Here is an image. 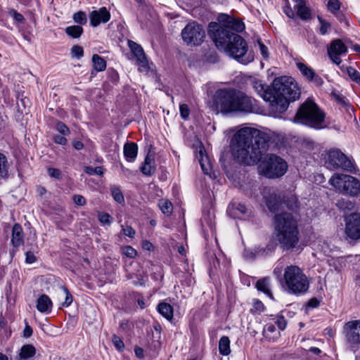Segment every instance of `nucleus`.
I'll return each instance as SVG.
<instances>
[{
    "label": "nucleus",
    "mask_w": 360,
    "mask_h": 360,
    "mask_svg": "<svg viewBox=\"0 0 360 360\" xmlns=\"http://www.w3.org/2000/svg\"><path fill=\"white\" fill-rule=\"evenodd\" d=\"M217 20L218 22L209 24L208 32L218 49L243 64L252 62L254 57L248 54L246 41L235 32H241L244 24L224 13H221Z\"/></svg>",
    "instance_id": "1"
},
{
    "label": "nucleus",
    "mask_w": 360,
    "mask_h": 360,
    "mask_svg": "<svg viewBox=\"0 0 360 360\" xmlns=\"http://www.w3.org/2000/svg\"><path fill=\"white\" fill-rule=\"evenodd\" d=\"M271 136L252 127H243L233 135L231 153L234 159L245 165H254L262 160L269 148Z\"/></svg>",
    "instance_id": "2"
},
{
    "label": "nucleus",
    "mask_w": 360,
    "mask_h": 360,
    "mask_svg": "<svg viewBox=\"0 0 360 360\" xmlns=\"http://www.w3.org/2000/svg\"><path fill=\"white\" fill-rule=\"evenodd\" d=\"M251 85L261 98L269 102L271 110L276 113L284 112L289 102L296 101L300 96V89L292 77H277L270 86H266L260 79H254Z\"/></svg>",
    "instance_id": "3"
},
{
    "label": "nucleus",
    "mask_w": 360,
    "mask_h": 360,
    "mask_svg": "<svg viewBox=\"0 0 360 360\" xmlns=\"http://www.w3.org/2000/svg\"><path fill=\"white\" fill-rule=\"evenodd\" d=\"M213 100L217 110L224 115L233 112H252L256 102L243 91L234 88L218 89Z\"/></svg>",
    "instance_id": "4"
},
{
    "label": "nucleus",
    "mask_w": 360,
    "mask_h": 360,
    "mask_svg": "<svg viewBox=\"0 0 360 360\" xmlns=\"http://www.w3.org/2000/svg\"><path fill=\"white\" fill-rule=\"evenodd\" d=\"M276 238L283 250H292L299 242L297 220L290 213L276 214L274 217Z\"/></svg>",
    "instance_id": "5"
},
{
    "label": "nucleus",
    "mask_w": 360,
    "mask_h": 360,
    "mask_svg": "<svg viewBox=\"0 0 360 360\" xmlns=\"http://www.w3.org/2000/svg\"><path fill=\"white\" fill-rule=\"evenodd\" d=\"M325 117V112L313 100L308 98L299 108L294 121L320 129L324 127Z\"/></svg>",
    "instance_id": "6"
},
{
    "label": "nucleus",
    "mask_w": 360,
    "mask_h": 360,
    "mask_svg": "<svg viewBox=\"0 0 360 360\" xmlns=\"http://www.w3.org/2000/svg\"><path fill=\"white\" fill-rule=\"evenodd\" d=\"M284 280L288 290L294 294L305 292L309 287L307 277L297 266L290 265L285 269Z\"/></svg>",
    "instance_id": "7"
},
{
    "label": "nucleus",
    "mask_w": 360,
    "mask_h": 360,
    "mask_svg": "<svg viewBox=\"0 0 360 360\" xmlns=\"http://www.w3.org/2000/svg\"><path fill=\"white\" fill-rule=\"evenodd\" d=\"M260 167L264 174L271 179L278 178L285 174L288 169L287 162L274 154H267L262 159Z\"/></svg>",
    "instance_id": "8"
},
{
    "label": "nucleus",
    "mask_w": 360,
    "mask_h": 360,
    "mask_svg": "<svg viewBox=\"0 0 360 360\" xmlns=\"http://www.w3.org/2000/svg\"><path fill=\"white\" fill-rule=\"evenodd\" d=\"M329 183L344 194L355 196L360 193V182L355 177L350 175L334 174L330 179Z\"/></svg>",
    "instance_id": "9"
},
{
    "label": "nucleus",
    "mask_w": 360,
    "mask_h": 360,
    "mask_svg": "<svg viewBox=\"0 0 360 360\" xmlns=\"http://www.w3.org/2000/svg\"><path fill=\"white\" fill-rule=\"evenodd\" d=\"M181 34L184 41L191 46L201 44L205 37L202 26L195 21L188 23L182 30Z\"/></svg>",
    "instance_id": "10"
},
{
    "label": "nucleus",
    "mask_w": 360,
    "mask_h": 360,
    "mask_svg": "<svg viewBox=\"0 0 360 360\" xmlns=\"http://www.w3.org/2000/svg\"><path fill=\"white\" fill-rule=\"evenodd\" d=\"M326 164L330 169H342L352 172L354 169L352 162L339 149H332L328 151Z\"/></svg>",
    "instance_id": "11"
},
{
    "label": "nucleus",
    "mask_w": 360,
    "mask_h": 360,
    "mask_svg": "<svg viewBox=\"0 0 360 360\" xmlns=\"http://www.w3.org/2000/svg\"><path fill=\"white\" fill-rule=\"evenodd\" d=\"M347 345L352 349L360 347V320L347 322L343 327Z\"/></svg>",
    "instance_id": "12"
},
{
    "label": "nucleus",
    "mask_w": 360,
    "mask_h": 360,
    "mask_svg": "<svg viewBox=\"0 0 360 360\" xmlns=\"http://www.w3.org/2000/svg\"><path fill=\"white\" fill-rule=\"evenodd\" d=\"M345 233L352 240L360 239V214L353 213L345 218Z\"/></svg>",
    "instance_id": "13"
},
{
    "label": "nucleus",
    "mask_w": 360,
    "mask_h": 360,
    "mask_svg": "<svg viewBox=\"0 0 360 360\" xmlns=\"http://www.w3.org/2000/svg\"><path fill=\"white\" fill-rule=\"evenodd\" d=\"M347 47L341 39H336L330 42L328 47V54L330 59L336 65L342 63L340 56L346 55Z\"/></svg>",
    "instance_id": "14"
},
{
    "label": "nucleus",
    "mask_w": 360,
    "mask_h": 360,
    "mask_svg": "<svg viewBox=\"0 0 360 360\" xmlns=\"http://www.w3.org/2000/svg\"><path fill=\"white\" fill-rule=\"evenodd\" d=\"M128 44L132 53L136 58L139 71L148 72L149 70L148 60L142 47L137 43L131 40L129 41Z\"/></svg>",
    "instance_id": "15"
},
{
    "label": "nucleus",
    "mask_w": 360,
    "mask_h": 360,
    "mask_svg": "<svg viewBox=\"0 0 360 360\" xmlns=\"http://www.w3.org/2000/svg\"><path fill=\"white\" fill-rule=\"evenodd\" d=\"M227 213L233 218L245 219L251 215V210L245 204L231 202L228 206Z\"/></svg>",
    "instance_id": "16"
},
{
    "label": "nucleus",
    "mask_w": 360,
    "mask_h": 360,
    "mask_svg": "<svg viewBox=\"0 0 360 360\" xmlns=\"http://www.w3.org/2000/svg\"><path fill=\"white\" fill-rule=\"evenodd\" d=\"M90 24L93 27H97L101 23H105L110 19V13L105 7H102L98 11H93L89 14Z\"/></svg>",
    "instance_id": "17"
},
{
    "label": "nucleus",
    "mask_w": 360,
    "mask_h": 360,
    "mask_svg": "<svg viewBox=\"0 0 360 360\" xmlns=\"http://www.w3.org/2000/svg\"><path fill=\"white\" fill-rule=\"evenodd\" d=\"M24 243V233L20 224H15L12 229L11 243L14 248H18Z\"/></svg>",
    "instance_id": "18"
},
{
    "label": "nucleus",
    "mask_w": 360,
    "mask_h": 360,
    "mask_svg": "<svg viewBox=\"0 0 360 360\" xmlns=\"http://www.w3.org/2000/svg\"><path fill=\"white\" fill-rule=\"evenodd\" d=\"M123 153L128 162H134L138 153V146L134 142H127L124 145Z\"/></svg>",
    "instance_id": "19"
},
{
    "label": "nucleus",
    "mask_w": 360,
    "mask_h": 360,
    "mask_svg": "<svg viewBox=\"0 0 360 360\" xmlns=\"http://www.w3.org/2000/svg\"><path fill=\"white\" fill-rule=\"evenodd\" d=\"M52 308V302L49 297L45 294L41 295L37 302V309L41 313L50 312Z\"/></svg>",
    "instance_id": "20"
},
{
    "label": "nucleus",
    "mask_w": 360,
    "mask_h": 360,
    "mask_svg": "<svg viewBox=\"0 0 360 360\" xmlns=\"http://www.w3.org/2000/svg\"><path fill=\"white\" fill-rule=\"evenodd\" d=\"M266 205L271 212L278 211L281 205V197L276 193H271L266 197Z\"/></svg>",
    "instance_id": "21"
},
{
    "label": "nucleus",
    "mask_w": 360,
    "mask_h": 360,
    "mask_svg": "<svg viewBox=\"0 0 360 360\" xmlns=\"http://www.w3.org/2000/svg\"><path fill=\"white\" fill-rule=\"evenodd\" d=\"M256 288L264 293L271 300H274L273 294L270 288V278L264 277L259 279L255 285Z\"/></svg>",
    "instance_id": "22"
},
{
    "label": "nucleus",
    "mask_w": 360,
    "mask_h": 360,
    "mask_svg": "<svg viewBox=\"0 0 360 360\" xmlns=\"http://www.w3.org/2000/svg\"><path fill=\"white\" fill-rule=\"evenodd\" d=\"M264 337L269 341L274 342L280 337V332L272 323H267L263 329Z\"/></svg>",
    "instance_id": "23"
},
{
    "label": "nucleus",
    "mask_w": 360,
    "mask_h": 360,
    "mask_svg": "<svg viewBox=\"0 0 360 360\" xmlns=\"http://www.w3.org/2000/svg\"><path fill=\"white\" fill-rule=\"evenodd\" d=\"M141 172L146 176H151L155 172V164L154 158L148 154L145 158L144 162L141 167Z\"/></svg>",
    "instance_id": "24"
},
{
    "label": "nucleus",
    "mask_w": 360,
    "mask_h": 360,
    "mask_svg": "<svg viewBox=\"0 0 360 360\" xmlns=\"http://www.w3.org/2000/svg\"><path fill=\"white\" fill-rule=\"evenodd\" d=\"M294 8L297 10V15L302 20H309L311 18V12L309 7L306 6V1L300 2L299 4H295Z\"/></svg>",
    "instance_id": "25"
},
{
    "label": "nucleus",
    "mask_w": 360,
    "mask_h": 360,
    "mask_svg": "<svg viewBox=\"0 0 360 360\" xmlns=\"http://www.w3.org/2000/svg\"><path fill=\"white\" fill-rule=\"evenodd\" d=\"M157 309L158 312L162 315L166 319L170 321L173 319L174 316V311L173 307L167 302H160L158 307Z\"/></svg>",
    "instance_id": "26"
},
{
    "label": "nucleus",
    "mask_w": 360,
    "mask_h": 360,
    "mask_svg": "<svg viewBox=\"0 0 360 360\" xmlns=\"http://www.w3.org/2000/svg\"><path fill=\"white\" fill-rule=\"evenodd\" d=\"M36 354V349L32 345H23L19 353L20 360L28 359L33 357Z\"/></svg>",
    "instance_id": "27"
},
{
    "label": "nucleus",
    "mask_w": 360,
    "mask_h": 360,
    "mask_svg": "<svg viewBox=\"0 0 360 360\" xmlns=\"http://www.w3.org/2000/svg\"><path fill=\"white\" fill-rule=\"evenodd\" d=\"M219 352L223 356H228L231 353L230 340L227 336H223L219 342Z\"/></svg>",
    "instance_id": "28"
},
{
    "label": "nucleus",
    "mask_w": 360,
    "mask_h": 360,
    "mask_svg": "<svg viewBox=\"0 0 360 360\" xmlns=\"http://www.w3.org/2000/svg\"><path fill=\"white\" fill-rule=\"evenodd\" d=\"M92 62L94 70L96 72H101L106 68L105 60L98 56V54H94L92 57Z\"/></svg>",
    "instance_id": "29"
},
{
    "label": "nucleus",
    "mask_w": 360,
    "mask_h": 360,
    "mask_svg": "<svg viewBox=\"0 0 360 360\" xmlns=\"http://www.w3.org/2000/svg\"><path fill=\"white\" fill-rule=\"evenodd\" d=\"M283 201L289 210L293 212L297 211V209L299 208V202L295 195H288L284 198Z\"/></svg>",
    "instance_id": "30"
},
{
    "label": "nucleus",
    "mask_w": 360,
    "mask_h": 360,
    "mask_svg": "<svg viewBox=\"0 0 360 360\" xmlns=\"http://www.w3.org/2000/svg\"><path fill=\"white\" fill-rule=\"evenodd\" d=\"M297 67L302 75L305 77L308 80L314 77V70L306 64L299 62L297 63Z\"/></svg>",
    "instance_id": "31"
},
{
    "label": "nucleus",
    "mask_w": 360,
    "mask_h": 360,
    "mask_svg": "<svg viewBox=\"0 0 360 360\" xmlns=\"http://www.w3.org/2000/svg\"><path fill=\"white\" fill-rule=\"evenodd\" d=\"M83 28L80 25H71L65 28V33L72 38H79L83 33Z\"/></svg>",
    "instance_id": "32"
},
{
    "label": "nucleus",
    "mask_w": 360,
    "mask_h": 360,
    "mask_svg": "<svg viewBox=\"0 0 360 360\" xmlns=\"http://www.w3.org/2000/svg\"><path fill=\"white\" fill-rule=\"evenodd\" d=\"M158 207L162 212L167 216H169L173 210V205L172 202L167 199L160 200L158 202Z\"/></svg>",
    "instance_id": "33"
},
{
    "label": "nucleus",
    "mask_w": 360,
    "mask_h": 360,
    "mask_svg": "<svg viewBox=\"0 0 360 360\" xmlns=\"http://www.w3.org/2000/svg\"><path fill=\"white\" fill-rule=\"evenodd\" d=\"M337 207L343 211H350L354 208V203L346 198H340L336 202Z\"/></svg>",
    "instance_id": "34"
},
{
    "label": "nucleus",
    "mask_w": 360,
    "mask_h": 360,
    "mask_svg": "<svg viewBox=\"0 0 360 360\" xmlns=\"http://www.w3.org/2000/svg\"><path fill=\"white\" fill-rule=\"evenodd\" d=\"M8 169V164L6 157L0 153V178L7 176Z\"/></svg>",
    "instance_id": "35"
},
{
    "label": "nucleus",
    "mask_w": 360,
    "mask_h": 360,
    "mask_svg": "<svg viewBox=\"0 0 360 360\" xmlns=\"http://www.w3.org/2000/svg\"><path fill=\"white\" fill-rule=\"evenodd\" d=\"M111 194L113 198V199L120 204H122L124 202V195L120 189V188L113 186L110 188Z\"/></svg>",
    "instance_id": "36"
},
{
    "label": "nucleus",
    "mask_w": 360,
    "mask_h": 360,
    "mask_svg": "<svg viewBox=\"0 0 360 360\" xmlns=\"http://www.w3.org/2000/svg\"><path fill=\"white\" fill-rule=\"evenodd\" d=\"M340 6L341 3L339 0H328L327 8L331 13L338 15V12L340 8Z\"/></svg>",
    "instance_id": "37"
},
{
    "label": "nucleus",
    "mask_w": 360,
    "mask_h": 360,
    "mask_svg": "<svg viewBox=\"0 0 360 360\" xmlns=\"http://www.w3.org/2000/svg\"><path fill=\"white\" fill-rule=\"evenodd\" d=\"M74 21L79 24V25H85L87 22L86 15L83 11H78L75 13L72 17Z\"/></svg>",
    "instance_id": "38"
},
{
    "label": "nucleus",
    "mask_w": 360,
    "mask_h": 360,
    "mask_svg": "<svg viewBox=\"0 0 360 360\" xmlns=\"http://www.w3.org/2000/svg\"><path fill=\"white\" fill-rule=\"evenodd\" d=\"M345 68L349 77L360 85V72L352 67H346Z\"/></svg>",
    "instance_id": "39"
},
{
    "label": "nucleus",
    "mask_w": 360,
    "mask_h": 360,
    "mask_svg": "<svg viewBox=\"0 0 360 360\" xmlns=\"http://www.w3.org/2000/svg\"><path fill=\"white\" fill-rule=\"evenodd\" d=\"M318 20L321 24L319 32L321 35H325L331 27V25L327 20L323 19L321 17L318 16Z\"/></svg>",
    "instance_id": "40"
},
{
    "label": "nucleus",
    "mask_w": 360,
    "mask_h": 360,
    "mask_svg": "<svg viewBox=\"0 0 360 360\" xmlns=\"http://www.w3.org/2000/svg\"><path fill=\"white\" fill-rule=\"evenodd\" d=\"M56 129L60 134L63 136H68L70 134V130L68 126L60 121H58L56 122Z\"/></svg>",
    "instance_id": "41"
},
{
    "label": "nucleus",
    "mask_w": 360,
    "mask_h": 360,
    "mask_svg": "<svg viewBox=\"0 0 360 360\" xmlns=\"http://www.w3.org/2000/svg\"><path fill=\"white\" fill-rule=\"evenodd\" d=\"M199 155H200V160L199 162L200 164L202 170L203 172L206 174H209L210 171L211 170L210 165L207 162V164L205 163V160L203 157V152L202 150H200L199 151Z\"/></svg>",
    "instance_id": "42"
},
{
    "label": "nucleus",
    "mask_w": 360,
    "mask_h": 360,
    "mask_svg": "<svg viewBox=\"0 0 360 360\" xmlns=\"http://www.w3.org/2000/svg\"><path fill=\"white\" fill-rule=\"evenodd\" d=\"M62 289L64 293L65 294V301L63 302L62 305L63 307H68L72 304L73 297L66 287L63 286L62 287Z\"/></svg>",
    "instance_id": "43"
},
{
    "label": "nucleus",
    "mask_w": 360,
    "mask_h": 360,
    "mask_svg": "<svg viewBox=\"0 0 360 360\" xmlns=\"http://www.w3.org/2000/svg\"><path fill=\"white\" fill-rule=\"evenodd\" d=\"M112 341L115 348L122 351L124 348V344L120 337L116 335H113L112 337Z\"/></svg>",
    "instance_id": "44"
},
{
    "label": "nucleus",
    "mask_w": 360,
    "mask_h": 360,
    "mask_svg": "<svg viewBox=\"0 0 360 360\" xmlns=\"http://www.w3.org/2000/svg\"><path fill=\"white\" fill-rule=\"evenodd\" d=\"M264 310V304L259 300H254L253 309H251L252 313H261Z\"/></svg>",
    "instance_id": "45"
},
{
    "label": "nucleus",
    "mask_w": 360,
    "mask_h": 360,
    "mask_svg": "<svg viewBox=\"0 0 360 360\" xmlns=\"http://www.w3.org/2000/svg\"><path fill=\"white\" fill-rule=\"evenodd\" d=\"M72 56L77 58H80L84 55L83 48L78 45H75L71 49Z\"/></svg>",
    "instance_id": "46"
},
{
    "label": "nucleus",
    "mask_w": 360,
    "mask_h": 360,
    "mask_svg": "<svg viewBox=\"0 0 360 360\" xmlns=\"http://www.w3.org/2000/svg\"><path fill=\"white\" fill-rule=\"evenodd\" d=\"M8 13L9 15L12 16L18 22H24L25 18L23 15L21 13H18L15 10L10 9Z\"/></svg>",
    "instance_id": "47"
},
{
    "label": "nucleus",
    "mask_w": 360,
    "mask_h": 360,
    "mask_svg": "<svg viewBox=\"0 0 360 360\" xmlns=\"http://www.w3.org/2000/svg\"><path fill=\"white\" fill-rule=\"evenodd\" d=\"M179 111L181 117L184 120H186L190 114V110L186 104H181L179 106Z\"/></svg>",
    "instance_id": "48"
},
{
    "label": "nucleus",
    "mask_w": 360,
    "mask_h": 360,
    "mask_svg": "<svg viewBox=\"0 0 360 360\" xmlns=\"http://www.w3.org/2000/svg\"><path fill=\"white\" fill-rule=\"evenodd\" d=\"M123 253L127 257L134 258L136 255V250L131 246H126L123 248Z\"/></svg>",
    "instance_id": "49"
},
{
    "label": "nucleus",
    "mask_w": 360,
    "mask_h": 360,
    "mask_svg": "<svg viewBox=\"0 0 360 360\" xmlns=\"http://www.w3.org/2000/svg\"><path fill=\"white\" fill-rule=\"evenodd\" d=\"M48 174L51 177L56 179H60L62 178L60 170L56 168H49Z\"/></svg>",
    "instance_id": "50"
},
{
    "label": "nucleus",
    "mask_w": 360,
    "mask_h": 360,
    "mask_svg": "<svg viewBox=\"0 0 360 360\" xmlns=\"http://www.w3.org/2000/svg\"><path fill=\"white\" fill-rule=\"evenodd\" d=\"M111 216L108 213H102L98 216L100 222L103 224L110 225L111 224Z\"/></svg>",
    "instance_id": "51"
},
{
    "label": "nucleus",
    "mask_w": 360,
    "mask_h": 360,
    "mask_svg": "<svg viewBox=\"0 0 360 360\" xmlns=\"http://www.w3.org/2000/svg\"><path fill=\"white\" fill-rule=\"evenodd\" d=\"M73 202L79 206H84L86 205V199L82 195H74L72 197Z\"/></svg>",
    "instance_id": "52"
},
{
    "label": "nucleus",
    "mask_w": 360,
    "mask_h": 360,
    "mask_svg": "<svg viewBox=\"0 0 360 360\" xmlns=\"http://www.w3.org/2000/svg\"><path fill=\"white\" fill-rule=\"evenodd\" d=\"M259 50L262 56L264 58L266 59L269 58V52H268V48L261 41V40L257 41Z\"/></svg>",
    "instance_id": "53"
},
{
    "label": "nucleus",
    "mask_w": 360,
    "mask_h": 360,
    "mask_svg": "<svg viewBox=\"0 0 360 360\" xmlns=\"http://www.w3.org/2000/svg\"><path fill=\"white\" fill-rule=\"evenodd\" d=\"M122 233L124 235L129 237V238H134L135 236V231L134 229L129 226H127L126 227H122Z\"/></svg>",
    "instance_id": "54"
},
{
    "label": "nucleus",
    "mask_w": 360,
    "mask_h": 360,
    "mask_svg": "<svg viewBox=\"0 0 360 360\" xmlns=\"http://www.w3.org/2000/svg\"><path fill=\"white\" fill-rule=\"evenodd\" d=\"M53 141L56 143H58V144H60V145H62V146H65L68 143V140L66 138H65L63 136L61 135H55L53 136Z\"/></svg>",
    "instance_id": "55"
},
{
    "label": "nucleus",
    "mask_w": 360,
    "mask_h": 360,
    "mask_svg": "<svg viewBox=\"0 0 360 360\" xmlns=\"http://www.w3.org/2000/svg\"><path fill=\"white\" fill-rule=\"evenodd\" d=\"M276 324L277 325L278 328L280 330H284L286 327L287 321L285 319L283 316H281L277 319Z\"/></svg>",
    "instance_id": "56"
},
{
    "label": "nucleus",
    "mask_w": 360,
    "mask_h": 360,
    "mask_svg": "<svg viewBox=\"0 0 360 360\" xmlns=\"http://www.w3.org/2000/svg\"><path fill=\"white\" fill-rule=\"evenodd\" d=\"M25 262L28 264H32L36 262L37 258L34 254V252L31 251H27L25 254Z\"/></svg>",
    "instance_id": "57"
},
{
    "label": "nucleus",
    "mask_w": 360,
    "mask_h": 360,
    "mask_svg": "<svg viewBox=\"0 0 360 360\" xmlns=\"http://www.w3.org/2000/svg\"><path fill=\"white\" fill-rule=\"evenodd\" d=\"M283 12L285 15L290 18H295V14L294 11L291 8L290 6H286L283 8Z\"/></svg>",
    "instance_id": "58"
},
{
    "label": "nucleus",
    "mask_w": 360,
    "mask_h": 360,
    "mask_svg": "<svg viewBox=\"0 0 360 360\" xmlns=\"http://www.w3.org/2000/svg\"><path fill=\"white\" fill-rule=\"evenodd\" d=\"M319 303L320 302L316 297H313L309 300L307 303V307L316 308L319 307Z\"/></svg>",
    "instance_id": "59"
},
{
    "label": "nucleus",
    "mask_w": 360,
    "mask_h": 360,
    "mask_svg": "<svg viewBox=\"0 0 360 360\" xmlns=\"http://www.w3.org/2000/svg\"><path fill=\"white\" fill-rule=\"evenodd\" d=\"M309 81L314 82L317 86H321L323 82L321 77L316 75V72L314 73V77L311 78Z\"/></svg>",
    "instance_id": "60"
},
{
    "label": "nucleus",
    "mask_w": 360,
    "mask_h": 360,
    "mask_svg": "<svg viewBox=\"0 0 360 360\" xmlns=\"http://www.w3.org/2000/svg\"><path fill=\"white\" fill-rule=\"evenodd\" d=\"M32 327L26 325L23 330V335L25 338H30L32 335Z\"/></svg>",
    "instance_id": "61"
},
{
    "label": "nucleus",
    "mask_w": 360,
    "mask_h": 360,
    "mask_svg": "<svg viewBox=\"0 0 360 360\" xmlns=\"http://www.w3.org/2000/svg\"><path fill=\"white\" fill-rule=\"evenodd\" d=\"M134 352H135V354L136 356L139 358V359H142L143 358V349L141 348V347H136L134 349Z\"/></svg>",
    "instance_id": "62"
},
{
    "label": "nucleus",
    "mask_w": 360,
    "mask_h": 360,
    "mask_svg": "<svg viewBox=\"0 0 360 360\" xmlns=\"http://www.w3.org/2000/svg\"><path fill=\"white\" fill-rule=\"evenodd\" d=\"M73 147L76 150H82L84 148V144H83V143L82 141H75L73 142Z\"/></svg>",
    "instance_id": "63"
},
{
    "label": "nucleus",
    "mask_w": 360,
    "mask_h": 360,
    "mask_svg": "<svg viewBox=\"0 0 360 360\" xmlns=\"http://www.w3.org/2000/svg\"><path fill=\"white\" fill-rule=\"evenodd\" d=\"M94 174L101 176L103 174V169L101 167H96L94 169Z\"/></svg>",
    "instance_id": "64"
}]
</instances>
